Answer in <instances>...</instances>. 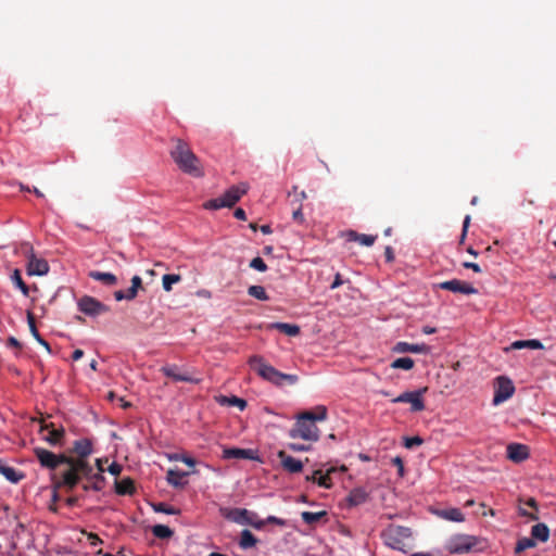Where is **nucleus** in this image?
I'll return each instance as SVG.
<instances>
[{"label": "nucleus", "mask_w": 556, "mask_h": 556, "mask_svg": "<svg viewBox=\"0 0 556 556\" xmlns=\"http://www.w3.org/2000/svg\"><path fill=\"white\" fill-rule=\"evenodd\" d=\"M114 298L116 301H122V300H126L125 298V291L123 290H117L114 292Z\"/></svg>", "instance_id": "obj_64"}, {"label": "nucleus", "mask_w": 556, "mask_h": 556, "mask_svg": "<svg viewBox=\"0 0 556 556\" xmlns=\"http://www.w3.org/2000/svg\"><path fill=\"white\" fill-rule=\"evenodd\" d=\"M507 458L514 463H521L529 457V448L525 444L510 443L507 445Z\"/></svg>", "instance_id": "obj_17"}, {"label": "nucleus", "mask_w": 556, "mask_h": 556, "mask_svg": "<svg viewBox=\"0 0 556 556\" xmlns=\"http://www.w3.org/2000/svg\"><path fill=\"white\" fill-rule=\"evenodd\" d=\"M290 437L301 438L308 441H317L319 438V430L315 424L307 421L300 415L294 428L290 430Z\"/></svg>", "instance_id": "obj_7"}, {"label": "nucleus", "mask_w": 556, "mask_h": 556, "mask_svg": "<svg viewBox=\"0 0 556 556\" xmlns=\"http://www.w3.org/2000/svg\"><path fill=\"white\" fill-rule=\"evenodd\" d=\"M525 348H529V349H532V350H542L544 349L543 344L541 341L536 340V339H531V340H518V341H515L510 344V346L507 349V350H520V349H525Z\"/></svg>", "instance_id": "obj_29"}, {"label": "nucleus", "mask_w": 556, "mask_h": 556, "mask_svg": "<svg viewBox=\"0 0 556 556\" xmlns=\"http://www.w3.org/2000/svg\"><path fill=\"white\" fill-rule=\"evenodd\" d=\"M301 416L313 424H315V421H323L327 418V408L319 405L314 412H303Z\"/></svg>", "instance_id": "obj_26"}, {"label": "nucleus", "mask_w": 556, "mask_h": 556, "mask_svg": "<svg viewBox=\"0 0 556 556\" xmlns=\"http://www.w3.org/2000/svg\"><path fill=\"white\" fill-rule=\"evenodd\" d=\"M427 391V388L416 390V391H407L403 392L399 396L392 400L393 403H408L410 404L412 412H421L425 409V402L422 399L424 393Z\"/></svg>", "instance_id": "obj_12"}, {"label": "nucleus", "mask_w": 556, "mask_h": 556, "mask_svg": "<svg viewBox=\"0 0 556 556\" xmlns=\"http://www.w3.org/2000/svg\"><path fill=\"white\" fill-rule=\"evenodd\" d=\"M292 190L295 193V201L298 202V205L302 204V201H304L307 198L306 192L305 191L296 192V190H298L296 186H294L292 188Z\"/></svg>", "instance_id": "obj_52"}, {"label": "nucleus", "mask_w": 556, "mask_h": 556, "mask_svg": "<svg viewBox=\"0 0 556 556\" xmlns=\"http://www.w3.org/2000/svg\"><path fill=\"white\" fill-rule=\"evenodd\" d=\"M289 447L294 451V452H303V451H307L308 447L303 445V444H290Z\"/></svg>", "instance_id": "obj_62"}, {"label": "nucleus", "mask_w": 556, "mask_h": 556, "mask_svg": "<svg viewBox=\"0 0 556 556\" xmlns=\"http://www.w3.org/2000/svg\"><path fill=\"white\" fill-rule=\"evenodd\" d=\"M520 503H522V501L520 500ZM525 505H527L528 507H531L532 509H534L535 511H538V503L535 501V498L533 497H529L528 500H526L523 502Z\"/></svg>", "instance_id": "obj_58"}, {"label": "nucleus", "mask_w": 556, "mask_h": 556, "mask_svg": "<svg viewBox=\"0 0 556 556\" xmlns=\"http://www.w3.org/2000/svg\"><path fill=\"white\" fill-rule=\"evenodd\" d=\"M439 516L443 519L455 521V522H462L465 520L464 514L459 508H448L441 510L439 513Z\"/></svg>", "instance_id": "obj_35"}, {"label": "nucleus", "mask_w": 556, "mask_h": 556, "mask_svg": "<svg viewBox=\"0 0 556 556\" xmlns=\"http://www.w3.org/2000/svg\"><path fill=\"white\" fill-rule=\"evenodd\" d=\"M11 278L13 283L22 291L24 295L27 296L29 293V289L28 286L22 279L21 271L18 269H15Z\"/></svg>", "instance_id": "obj_41"}, {"label": "nucleus", "mask_w": 556, "mask_h": 556, "mask_svg": "<svg viewBox=\"0 0 556 556\" xmlns=\"http://www.w3.org/2000/svg\"><path fill=\"white\" fill-rule=\"evenodd\" d=\"M224 459H257L256 452L251 448L227 447L223 450Z\"/></svg>", "instance_id": "obj_16"}, {"label": "nucleus", "mask_w": 556, "mask_h": 556, "mask_svg": "<svg viewBox=\"0 0 556 556\" xmlns=\"http://www.w3.org/2000/svg\"><path fill=\"white\" fill-rule=\"evenodd\" d=\"M188 476V472L176 470V469H168L166 475V481L169 485L174 488H184L187 484V481L185 478Z\"/></svg>", "instance_id": "obj_23"}, {"label": "nucleus", "mask_w": 556, "mask_h": 556, "mask_svg": "<svg viewBox=\"0 0 556 556\" xmlns=\"http://www.w3.org/2000/svg\"><path fill=\"white\" fill-rule=\"evenodd\" d=\"M222 514L225 518L239 525H248L251 522V518H256L255 513L245 508L222 509Z\"/></svg>", "instance_id": "obj_15"}, {"label": "nucleus", "mask_w": 556, "mask_h": 556, "mask_svg": "<svg viewBox=\"0 0 556 556\" xmlns=\"http://www.w3.org/2000/svg\"><path fill=\"white\" fill-rule=\"evenodd\" d=\"M78 309L91 317H96L110 312V307L96 298L84 295L77 302Z\"/></svg>", "instance_id": "obj_8"}, {"label": "nucleus", "mask_w": 556, "mask_h": 556, "mask_svg": "<svg viewBox=\"0 0 556 556\" xmlns=\"http://www.w3.org/2000/svg\"><path fill=\"white\" fill-rule=\"evenodd\" d=\"M88 276L97 281L102 282L105 286L112 287L117 283V277L111 273H102L98 270L89 271Z\"/></svg>", "instance_id": "obj_25"}, {"label": "nucleus", "mask_w": 556, "mask_h": 556, "mask_svg": "<svg viewBox=\"0 0 556 556\" xmlns=\"http://www.w3.org/2000/svg\"><path fill=\"white\" fill-rule=\"evenodd\" d=\"M153 509L157 513H164L167 515H176L178 514V509L173 506L167 505L166 503H157L153 505Z\"/></svg>", "instance_id": "obj_44"}, {"label": "nucleus", "mask_w": 556, "mask_h": 556, "mask_svg": "<svg viewBox=\"0 0 556 556\" xmlns=\"http://www.w3.org/2000/svg\"><path fill=\"white\" fill-rule=\"evenodd\" d=\"M40 434L41 439L51 446H62L65 430L63 427L56 428L53 422L47 424L42 421L40 426Z\"/></svg>", "instance_id": "obj_9"}, {"label": "nucleus", "mask_w": 556, "mask_h": 556, "mask_svg": "<svg viewBox=\"0 0 556 556\" xmlns=\"http://www.w3.org/2000/svg\"><path fill=\"white\" fill-rule=\"evenodd\" d=\"M435 287L442 290L451 291L453 293H460L466 295L478 293V290L471 283L459 279L442 281L435 285Z\"/></svg>", "instance_id": "obj_14"}, {"label": "nucleus", "mask_w": 556, "mask_h": 556, "mask_svg": "<svg viewBox=\"0 0 556 556\" xmlns=\"http://www.w3.org/2000/svg\"><path fill=\"white\" fill-rule=\"evenodd\" d=\"M269 328L276 329L290 337H295L300 333V327L294 324L274 323L269 325Z\"/></svg>", "instance_id": "obj_28"}, {"label": "nucleus", "mask_w": 556, "mask_h": 556, "mask_svg": "<svg viewBox=\"0 0 556 556\" xmlns=\"http://www.w3.org/2000/svg\"><path fill=\"white\" fill-rule=\"evenodd\" d=\"M250 267L255 269V270H258V271H266L267 270V265L266 263L264 262V260L260 256L257 257H254L251 262H250Z\"/></svg>", "instance_id": "obj_45"}, {"label": "nucleus", "mask_w": 556, "mask_h": 556, "mask_svg": "<svg viewBox=\"0 0 556 556\" xmlns=\"http://www.w3.org/2000/svg\"><path fill=\"white\" fill-rule=\"evenodd\" d=\"M369 497V493L364 488H354L349 493L346 501L349 506H358L364 504Z\"/></svg>", "instance_id": "obj_22"}, {"label": "nucleus", "mask_w": 556, "mask_h": 556, "mask_svg": "<svg viewBox=\"0 0 556 556\" xmlns=\"http://www.w3.org/2000/svg\"><path fill=\"white\" fill-rule=\"evenodd\" d=\"M248 363L258 376L276 386H283L285 383L294 384L299 380L296 375L283 374L277 370L260 355L251 356Z\"/></svg>", "instance_id": "obj_3"}, {"label": "nucleus", "mask_w": 556, "mask_h": 556, "mask_svg": "<svg viewBox=\"0 0 556 556\" xmlns=\"http://www.w3.org/2000/svg\"><path fill=\"white\" fill-rule=\"evenodd\" d=\"M476 544L477 540L475 536L457 534L448 540L446 548L451 554H465L468 553Z\"/></svg>", "instance_id": "obj_11"}, {"label": "nucleus", "mask_w": 556, "mask_h": 556, "mask_svg": "<svg viewBox=\"0 0 556 556\" xmlns=\"http://www.w3.org/2000/svg\"><path fill=\"white\" fill-rule=\"evenodd\" d=\"M463 266L467 269H472L475 273H481V267L473 262H464Z\"/></svg>", "instance_id": "obj_56"}, {"label": "nucleus", "mask_w": 556, "mask_h": 556, "mask_svg": "<svg viewBox=\"0 0 556 556\" xmlns=\"http://www.w3.org/2000/svg\"><path fill=\"white\" fill-rule=\"evenodd\" d=\"M336 471L337 468L334 467L327 469L325 473H323L321 470H315L311 477H306V480L317 482L319 486L330 489L332 486L331 475Z\"/></svg>", "instance_id": "obj_20"}, {"label": "nucleus", "mask_w": 556, "mask_h": 556, "mask_svg": "<svg viewBox=\"0 0 556 556\" xmlns=\"http://www.w3.org/2000/svg\"><path fill=\"white\" fill-rule=\"evenodd\" d=\"M72 452L76 457L68 456L72 463H68L62 475L58 486H66L73 490L83 477H89L93 471L92 466L88 463L87 457L92 453V442L89 439L76 440L73 444Z\"/></svg>", "instance_id": "obj_1"}, {"label": "nucleus", "mask_w": 556, "mask_h": 556, "mask_svg": "<svg viewBox=\"0 0 556 556\" xmlns=\"http://www.w3.org/2000/svg\"><path fill=\"white\" fill-rule=\"evenodd\" d=\"M83 356H84V351H83V350H80V349L75 350V351L73 352V354H72V358H73V361H78V359H80Z\"/></svg>", "instance_id": "obj_63"}, {"label": "nucleus", "mask_w": 556, "mask_h": 556, "mask_svg": "<svg viewBox=\"0 0 556 556\" xmlns=\"http://www.w3.org/2000/svg\"><path fill=\"white\" fill-rule=\"evenodd\" d=\"M108 471L113 476H118L122 471V466L117 464L116 462H113L109 468Z\"/></svg>", "instance_id": "obj_51"}, {"label": "nucleus", "mask_w": 556, "mask_h": 556, "mask_svg": "<svg viewBox=\"0 0 556 556\" xmlns=\"http://www.w3.org/2000/svg\"><path fill=\"white\" fill-rule=\"evenodd\" d=\"M161 371L168 378H172L175 381L190 382V383H200L201 379L192 377L188 374H180L177 371V366H163Z\"/></svg>", "instance_id": "obj_18"}, {"label": "nucleus", "mask_w": 556, "mask_h": 556, "mask_svg": "<svg viewBox=\"0 0 556 556\" xmlns=\"http://www.w3.org/2000/svg\"><path fill=\"white\" fill-rule=\"evenodd\" d=\"M384 256H386V261L388 263H392L394 261V251H393L392 247H390V245L386 247Z\"/></svg>", "instance_id": "obj_55"}, {"label": "nucleus", "mask_w": 556, "mask_h": 556, "mask_svg": "<svg viewBox=\"0 0 556 556\" xmlns=\"http://www.w3.org/2000/svg\"><path fill=\"white\" fill-rule=\"evenodd\" d=\"M115 491L119 495H131L135 492L134 480L130 478H124L121 481H116Z\"/></svg>", "instance_id": "obj_30"}, {"label": "nucleus", "mask_w": 556, "mask_h": 556, "mask_svg": "<svg viewBox=\"0 0 556 556\" xmlns=\"http://www.w3.org/2000/svg\"><path fill=\"white\" fill-rule=\"evenodd\" d=\"M266 523H273V525L280 526V527H285L286 526V520H283L281 518H278L276 516H268L266 518Z\"/></svg>", "instance_id": "obj_50"}, {"label": "nucleus", "mask_w": 556, "mask_h": 556, "mask_svg": "<svg viewBox=\"0 0 556 556\" xmlns=\"http://www.w3.org/2000/svg\"><path fill=\"white\" fill-rule=\"evenodd\" d=\"M230 404L238 406L241 410H243L247 406V402L237 396H232L230 400Z\"/></svg>", "instance_id": "obj_53"}, {"label": "nucleus", "mask_w": 556, "mask_h": 556, "mask_svg": "<svg viewBox=\"0 0 556 556\" xmlns=\"http://www.w3.org/2000/svg\"><path fill=\"white\" fill-rule=\"evenodd\" d=\"M8 345L16 348V349H21L22 348V344L20 343V341L16 338H14V337H10L8 339Z\"/></svg>", "instance_id": "obj_61"}, {"label": "nucleus", "mask_w": 556, "mask_h": 556, "mask_svg": "<svg viewBox=\"0 0 556 556\" xmlns=\"http://www.w3.org/2000/svg\"><path fill=\"white\" fill-rule=\"evenodd\" d=\"M534 546H535V541L533 540V538H522V539L518 540L516 547H515V552L517 554H519V553H521L528 548L534 547Z\"/></svg>", "instance_id": "obj_43"}, {"label": "nucleus", "mask_w": 556, "mask_h": 556, "mask_svg": "<svg viewBox=\"0 0 556 556\" xmlns=\"http://www.w3.org/2000/svg\"><path fill=\"white\" fill-rule=\"evenodd\" d=\"M0 473L5 477L7 480L10 482L16 483L21 481L24 478V475L17 470H15L13 467H10L5 464H3L0 460Z\"/></svg>", "instance_id": "obj_27"}, {"label": "nucleus", "mask_w": 556, "mask_h": 556, "mask_svg": "<svg viewBox=\"0 0 556 556\" xmlns=\"http://www.w3.org/2000/svg\"><path fill=\"white\" fill-rule=\"evenodd\" d=\"M88 482L83 484L84 491H101L104 486L105 479L101 473H92L89 477H86Z\"/></svg>", "instance_id": "obj_24"}, {"label": "nucleus", "mask_w": 556, "mask_h": 556, "mask_svg": "<svg viewBox=\"0 0 556 556\" xmlns=\"http://www.w3.org/2000/svg\"><path fill=\"white\" fill-rule=\"evenodd\" d=\"M422 442H424V440L420 437H418V435L410 437V438H405L404 439V446L406 448H413L415 446L421 445Z\"/></svg>", "instance_id": "obj_46"}, {"label": "nucleus", "mask_w": 556, "mask_h": 556, "mask_svg": "<svg viewBox=\"0 0 556 556\" xmlns=\"http://www.w3.org/2000/svg\"><path fill=\"white\" fill-rule=\"evenodd\" d=\"M180 280H181L180 275L166 274L162 277L163 289L166 292H169L173 288V285L179 282Z\"/></svg>", "instance_id": "obj_40"}, {"label": "nucleus", "mask_w": 556, "mask_h": 556, "mask_svg": "<svg viewBox=\"0 0 556 556\" xmlns=\"http://www.w3.org/2000/svg\"><path fill=\"white\" fill-rule=\"evenodd\" d=\"M152 533L159 539H169L174 532L165 525H155L152 527Z\"/></svg>", "instance_id": "obj_39"}, {"label": "nucleus", "mask_w": 556, "mask_h": 556, "mask_svg": "<svg viewBox=\"0 0 556 556\" xmlns=\"http://www.w3.org/2000/svg\"><path fill=\"white\" fill-rule=\"evenodd\" d=\"M233 216L237 219H240V220H245L247 219V214H245L244 210L241 208V207L236 208V211L233 213Z\"/></svg>", "instance_id": "obj_59"}, {"label": "nucleus", "mask_w": 556, "mask_h": 556, "mask_svg": "<svg viewBox=\"0 0 556 556\" xmlns=\"http://www.w3.org/2000/svg\"><path fill=\"white\" fill-rule=\"evenodd\" d=\"M342 285H343V280L341 279V275L339 273H337L336 276H334V280L332 281L330 288L331 289H337V288H339Z\"/></svg>", "instance_id": "obj_57"}, {"label": "nucleus", "mask_w": 556, "mask_h": 556, "mask_svg": "<svg viewBox=\"0 0 556 556\" xmlns=\"http://www.w3.org/2000/svg\"><path fill=\"white\" fill-rule=\"evenodd\" d=\"M172 141L174 142V147L170 150V156L179 169L194 177L203 176L200 160L192 152L189 144L178 138H174Z\"/></svg>", "instance_id": "obj_2"}, {"label": "nucleus", "mask_w": 556, "mask_h": 556, "mask_svg": "<svg viewBox=\"0 0 556 556\" xmlns=\"http://www.w3.org/2000/svg\"><path fill=\"white\" fill-rule=\"evenodd\" d=\"M327 515V513L325 510H321V511H316V513H313V511H303L301 514V517H302V520L307 523V525H313V523H316L318 522L319 520H321L325 516Z\"/></svg>", "instance_id": "obj_37"}, {"label": "nucleus", "mask_w": 556, "mask_h": 556, "mask_svg": "<svg viewBox=\"0 0 556 556\" xmlns=\"http://www.w3.org/2000/svg\"><path fill=\"white\" fill-rule=\"evenodd\" d=\"M519 514L521 516L530 518L531 520H538L539 519V515L536 513H529L527 510V508L519 507Z\"/></svg>", "instance_id": "obj_54"}, {"label": "nucleus", "mask_w": 556, "mask_h": 556, "mask_svg": "<svg viewBox=\"0 0 556 556\" xmlns=\"http://www.w3.org/2000/svg\"><path fill=\"white\" fill-rule=\"evenodd\" d=\"M393 352L395 353H418V354H428L430 352L429 345L421 344H413L408 342H397L393 346Z\"/></svg>", "instance_id": "obj_19"}, {"label": "nucleus", "mask_w": 556, "mask_h": 556, "mask_svg": "<svg viewBox=\"0 0 556 556\" xmlns=\"http://www.w3.org/2000/svg\"><path fill=\"white\" fill-rule=\"evenodd\" d=\"M384 543L399 551H405L407 541L412 536V531L407 527L390 525L381 533Z\"/></svg>", "instance_id": "obj_5"}, {"label": "nucleus", "mask_w": 556, "mask_h": 556, "mask_svg": "<svg viewBox=\"0 0 556 556\" xmlns=\"http://www.w3.org/2000/svg\"><path fill=\"white\" fill-rule=\"evenodd\" d=\"M251 522H249L248 525L257 529V530H261L264 528V526L266 525V519L265 520H261L258 519L257 517L256 518H251L250 519Z\"/></svg>", "instance_id": "obj_48"}, {"label": "nucleus", "mask_w": 556, "mask_h": 556, "mask_svg": "<svg viewBox=\"0 0 556 556\" xmlns=\"http://www.w3.org/2000/svg\"><path fill=\"white\" fill-rule=\"evenodd\" d=\"M249 185L240 182L231 186L224 194L216 199H211L203 204L205 210H219L223 207H232L248 192Z\"/></svg>", "instance_id": "obj_4"}, {"label": "nucleus", "mask_w": 556, "mask_h": 556, "mask_svg": "<svg viewBox=\"0 0 556 556\" xmlns=\"http://www.w3.org/2000/svg\"><path fill=\"white\" fill-rule=\"evenodd\" d=\"M27 321H28L29 330H30L33 337L42 346H45V349L50 353L51 352V348H50L49 343L45 339H42V337L40 336V332H38V329H37L36 323H35V317H34V315L30 312L27 313Z\"/></svg>", "instance_id": "obj_32"}, {"label": "nucleus", "mask_w": 556, "mask_h": 556, "mask_svg": "<svg viewBox=\"0 0 556 556\" xmlns=\"http://www.w3.org/2000/svg\"><path fill=\"white\" fill-rule=\"evenodd\" d=\"M292 218L294 222L299 223V224H303L305 222V218H304V215L302 213V204H299L293 213H292Z\"/></svg>", "instance_id": "obj_47"}, {"label": "nucleus", "mask_w": 556, "mask_h": 556, "mask_svg": "<svg viewBox=\"0 0 556 556\" xmlns=\"http://www.w3.org/2000/svg\"><path fill=\"white\" fill-rule=\"evenodd\" d=\"M392 463L395 465V467L399 468V472L400 475L402 476L403 475V470H404V464H403V460L400 458V457H394L392 459Z\"/></svg>", "instance_id": "obj_60"}, {"label": "nucleus", "mask_w": 556, "mask_h": 556, "mask_svg": "<svg viewBox=\"0 0 556 556\" xmlns=\"http://www.w3.org/2000/svg\"><path fill=\"white\" fill-rule=\"evenodd\" d=\"M248 294L261 301H267L268 295L262 286H251L248 289Z\"/></svg>", "instance_id": "obj_42"}, {"label": "nucleus", "mask_w": 556, "mask_h": 556, "mask_svg": "<svg viewBox=\"0 0 556 556\" xmlns=\"http://www.w3.org/2000/svg\"><path fill=\"white\" fill-rule=\"evenodd\" d=\"M87 539H88L89 544H90L91 546H97V545H99V544H101V543H102V540H101V539L99 538V535H98V534H96V533H91V532H90V533H88V534H87Z\"/></svg>", "instance_id": "obj_49"}, {"label": "nucleus", "mask_w": 556, "mask_h": 556, "mask_svg": "<svg viewBox=\"0 0 556 556\" xmlns=\"http://www.w3.org/2000/svg\"><path fill=\"white\" fill-rule=\"evenodd\" d=\"M415 365V362L410 357H400L394 359L391 363V368L393 369H404V370H410Z\"/></svg>", "instance_id": "obj_38"}, {"label": "nucleus", "mask_w": 556, "mask_h": 556, "mask_svg": "<svg viewBox=\"0 0 556 556\" xmlns=\"http://www.w3.org/2000/svg\"><path fill=\"white\" fill-rule=\"evenodd\" d=\"M348 239L350 241H357L366 247H371L375 243L377 237L371 235L358 233L354 230H350L348 232Z\"/></svg>", "instance_id": "obj_31"}, {"label": "nucleus", "mask_w": 556, "mask_h": 556, "mask_svg": "<svg viewBox=\"0 0 556 556\" xmlns=\"http://www.w3.org/2000/svg\"><path fill=\"white\" fill-rule=\"evenodd\" d=\"M257 543L255 535L248 529L243 530L240 535L239 546L242 549L254 547Z\"/></svg>", "instance_id": "obj_34"}, {"label": "nucleus", "mask_w": 556, "mask_h": 556, "mask_svg": "<svg viewBox=\"0 0 556 556\" xmlns=\"http://www.w3.org/2000/svg\"><path fill=\"white\" fill-rule=\"evenodd\" d=\"M27 255V274L29 276H43L49 271V264L45 258H39L34 254L33 247L28 243H24Z\"/></svg>", "instance_id": "obj_10"}, {"label": "nucleus", "mask_w": 556, "mask_h": 556, "mask_svg": "<svg viewBox=\"0 0 556 556\" xmlns=\"http://www.w3.org/2000/svg\"><path fill=\"white\" fill-rule=\"evenodd\" d=\"M278 457L279 459L281 460V464H282V467L291 472V473H296V472H300L302 471L303 469V464L301 460L288 455L286 452L283 451H280L278 453Z\"/></svg>", "instance_id": "obj_21"}, {"label": "nucleus", "mask_w": 556, "mask_h": 556, "mask_svg": "<svg viewBox=\"0 0 556 556\" xmlns=\"http://www.w3.org/2000/svg\"><path fill=\"white\" fill-rule=\"evenodd\" d=\"M139 289H142V279L140 276L136 275L131 278V286L125 292V298L127 301H132L136 299Z\"/></svg>", "instance_id": "obj_36"}, {"label": "nucleus", "mask_w": 556, "mask_h": 556, "mask_svg": "<svg viewBox=\"0 0 556 556\" xmlns=\"http://www.w3.org/2000/svg\"><path fill=\"white\" fill-rule=\"evenodd\" d=\"M34 454L40 466L49 470H55L61 465H66L68 467V463L71 462L66 454H54L53 452L43 447H35Z\"/></svg>", "instance_id": "obj_6"}, {"label": "nucleus", "mask_w": 556, "mask_h": 556, "mask_svg": "<svg viewBox=\"0 0 556 556\" xmlns=\"http://www.w3.org/2000/svg\"><path fill=\"white\" fill-rule=\"evenodd\" d=\"M533 540L546 542L549 538V529L545 523H536L531 529Z\"/></svg>", "instance_id": "obj_33"}, {"label": "nucleus", "mask_w": 556, "mask_h": 556, "mask_svg": "<svg viewBox=\"0 0 556 556\" xmlns=\"http://www.w3.org/2000/svg\"><path fill=\"white\" fill-rule=\"evenodd\" d=\"M515 387L511 380L507 377L500 376L496 378L495 392L493 404L498 405L513 396Z\"/></svg>", "instance_id": "obj_13"}]
</instances>
